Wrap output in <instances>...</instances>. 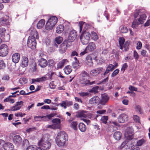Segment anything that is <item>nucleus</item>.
<instances>
[{
    "mask_svg": "<svg viewBox=\"0 0 150 150\" xmlns=\"http://www.w3.org/2000/svg\"><path fill=\"white\" fill-rule=\"evenodd\" d=\"M50 136L46 134L43 135L38 143V150H48L51 145Z\"/></svg>",
    "mask_w": 150,
    "mask_h": 150,
    "instance_id": "2",
    "label": "nucleus"
},
{
    "mask_svg": "<svg viewBox=\"0 0 150 150\" xmlns=\"http://www.w3.org/2000/svg\"><path fill=\"white\" fill-rule=\"evenodd\" d=\"M107 69H109L110 71H112L115 68L113 65L110 64L108 66Z\"/></svg>",
    "mask_w": 150,
    "mask_h": 150,
    "instance_id": "60",
    "label": "nucleus"
},
{
    "mask_svg": "<svg viewBox=\"0 0 150 150\" xmlns=\"http://www.w3.org/2000/svg\"><path fill=\"white\" fill-rule=\"evenodd\" d=\"M76 116L77 117H86V115L83 111L78 112L76 115Z\"/></svg>",
    "mask_w": 150,
    "mask_h": 150,
    "instance_id": "38",
    "label": "nucleus"
},
{
    "mask_svg": "<svg viewBox=\"0 0 150 150\" xmlns=\"http://www.w3.org/2000/svg\"><path fill=\"white\" fill-rule=\"evenodd\" d=\"M122 136V134L119 131H116L115 132L113 135L114 138L117 140H119L121 139Z\"/></svg>",
    "mask_w": 150,
    "mask_h": 150,
    "instance_id": "30",
    "label": "nucleus"
},
{
    "mask_svg": "<svg viewBox=\"0 0 150 150\" xmlns=\"http://www.w3.org/2000/svg\"><path fill=\"white\" fill-rule=\"evenodd\" d=\"M57 18L56 17H50L46 24L45 29L48 30H52L57 23Z\"/></svg>",
    "mask_w": 150,
    "mask_h": 150,
    "instance_id": "5",
    "label": "nucleus"
},
{
    "mask_svg": "<svg viewBox=\"0 0 150 150\" xmlns=\"http://www.w3.org/2000/svg\"><path fill=\"white\" fill-rule=\"evenodd\" d=\"M86 48L88 52H89L93 51L96 48L95 44L93 42H90L88 43Z\"/></svg>",
    "mask_w": 150,
    "mask_h": 150,
    "instance_id": "17",
    "label": "nucleus"
},
{
    "mask_svg": "<svg viewBox=\"0 0 150 150\" xmlns=\"http://www.w3.org/2000/svg\"><path fill=\"white\" fill-rule=\"evenodd\" d=\"M96 56H94L93 54H90L87 56L86 58V63L87 65L91 67L93 65L92 59L97 61L96 59Z\"/></svg>",
    "mask_w": 150,
    "mask_h": 150,
    "instance_id": "7",
    "label": "nucleus"
},
{
    "mask_svg": "<svg viewBox=\"0 0 150 150\" xmlns=\"http://www.w3.org/2000/svg\"><path fill=\"white\" fill-rule=\"evenodd\" d=\"M13 140L14 143L17 146L19 145L22 142L21 137L18 135L15 136L13 137Z\"/></svg>",
    "mask_w": 150,
    "mask_h": 150,
    "instance_id": "19",
    "label": "nucleus"
},
{
    "mask_svg": "<svg viewBox=\"0 0 150 150\" xmlns=\"http://www.w3.org/2000/svg\"><path fill=\"white\" fill-rule=\"evenodd\" d=\"M89 52L87 51L86 50V49L85 48L84 50L81 52L80 54V55L81 56H83L86 54L88 53Z\"/></svg>",
    "mask_w": 150,
    "mask_h": 150,
    "instance_id": "64",
    "label": "nucleus"
},
{
    "mask_svg": "<svg viewBox=\"0 0 150 150\" xmlns=\"http://www.w3.org/2000/svg\"><path fill=\"white\" fill-rule=\"evenodd\" d=\"M146 141V137H143L142 138L139 139L137 142L136 144L137 146H141L145 144Z\"/></svg>",
    "mask_w": 150,
    "mask_h": 150,
    "instance_id": "26",
    "label": "nucleus"
},
{
    "mask_svg": "<svg viewBox=\"0 0 150 150\" xmlns=\"http://www.w3.org/2000/svg\"><path fill=\"white\" fill-rule=\"evenodd\" d=\"M120 32L122 33H126L127 32L128 30L127 28L125 26L120 27Z\"/></svg>",
    "mask_w": 150,
    "mask_h": 150,
    "instance_id": "47",
    "label": "nucleus"
},
{
    "mask_svg": "<svg viewBox=\"0 0 150 150\" xmlns=\"http://www.w3.org/2000/svg\"><path fill=\"white\" fill-rule=\"evenodd\" d=\"M64 30V25H60L57 27L56 31L57 33H60L63 31Z\"/></svg>",
    "mask_w": 150,
    "mask_h": 150,
    "instance_id": "37",
    "label": "nucleus"
},
{
    "mask_svg": "<svg viewBox=\"0 0 150 150\" xmlns=\"http://www.w3.org/2000/svg\"><path fill=\"white\" fill-rule=\"evenodd\" d=\"M79 128L80 131L82 132H84L86 129V126L82 122L79 123Z\"/></svg>",
    "mask_w": 150,
    "mask_h": 150,
    "instance_id": "32",
    "label": "nucleus"
},
{
    "mask_svg": "<svg viewBox=\"0 0 150 150\" xmlns=\"http://www.w3.org/2000/svg\"><path fill=\"white\" fill-rule=\"evenodd\" d=\"M4 148L5 150H13L14 146L12 143L8 142L4 144Z\"/></svg>",
    "mask_w": 150,
    "mask_h": 150,
    "instance_id": "25",
    "label": "nucleus"
},
{
    "mask_svg": "<svg viewBox=\"0 0 150 150\" xmlns=\"http://www.w3.org/2000/svg\"><path fill=\"white\" fill-rule=\"evenodd\" d=\"M118 123L116 122H111L109 125V126L111 127H114L115 126H118Z\"/></svg>",
    "mask_w": 150,
    "mask_h": 150,
    "instance_id": "57",
    "label": "nucleus"
},
{
    "mask_svg": "<svg viewBox=\"0 0 150 150\" xmlns=\"http://www.w3.org/2000/svg\"><path fill=\"white\" fill-rule=\"evenodd\" d=\"M79 32L80 33L82 31H83V32L86 31V30L89 28L90 26L88 23L83 21L79 22Z\"/></svg>",
    "mask_w": 150,
    "mask_h": 150,
    "instance_id": "9",
    "label": "nucleus"
},
{
    "mask_svg": "<svg viewBox=\"0 0 150 150\" xmlns=\"http://www.w3.org/2000/svg\"><path fill=\"white\" fill-rule=\"evenodd\" d=\"M79 79V82L83 86H85L87 85H91L96 83L95 81L90 82L88 79L89 76L88 74L85 71L83 72L81 75Z\"/></svg>",
    "mask_w": 150,
    "mask_h": 150,
    "instance_id": "4",
    "label": "nucleus"
},
{
    "mask_svg": "<svg viewBox=\"0 0 150 150\" xmlns=\"http://www.w3.org/2000/svg\"><path fill=\"white\" fill-rule=\"evenodd\" d=\"M23 103L22 101L16 102L14 106L11 108L10 110L15 111L19 110L21 108Z\"/></svg>",
    "mask_w": 150,
    "mask_h": 150,
    "instance_id": "13",
    "label": "nucleus"
},
{
    "mask_svg": "<svg viewBox=\"0 0 150 150\" xmlns=\"http://www.w3.org/2000/svg\"><path fill=\"white\" fill-rule=\"evenodd\" d=\"M67 134L64 131H61L58 133L55 139L57 145L59 147L64 146L66 142L68 140Z\"/></svg>",
    "mask_w": 150,
    "mask_h": 150,
    "instance_id": "3",
    "label": "nucleus"
},
{
    "mask_svg": "<svg viewBox=\"0 0 150 150\" xmlns=\"http://www.w3.org/2000/svg\"><path fill=\"white\" fill-rule=\"evenodd\" d=\"M50 87L52 89H54L56 86V85L54 83L53 81H51L50 83L49 84Z\"/></svg>",
    "mask_w": 150,
    "mask_h": 150,
    "instance_id": "58",
    "label": "nucleus"
},
{
    "mask_svg": "<svg viewBox=\"0 0 150 150\" xmlns=\"http://www.w3.org/2000/svg\"><path fill=\"white\" fill-rule=\"evenodd\" d=\"M91 33L92 39L95 41L97 40L98 39V37L96 33L93 31Z\"/></svg>",
    "mask_w": 150,
    "mask_h": 150,
    "instance_id": "39",
    "label": "nucleus"
},
{
    "mask_svg": "<svg viewBox=\"0 0 150 150\" xmlns=\"http://www.w3.org/2000/svg\"><path fill=\"white\" fill-rule=\"evenodd\" d=\"M146 17V15L145 14L143 13L140 15L139 17L137 20L140 23L143 24L145 20Z\"/></svg>",
    "mask_w": 150,
    "mask_h": 150,
    "instance_id": "31",
    "label": "nucleus"
},
{
    "mask_svg": "<svg viewBox=\"0 0 150 150\" xmlns=\"http://www.w3.org/2000/svg\"><path fill=\"white\" fill-rule=\"evenodd\" d=\"M5 67V64L3 60L0 61V69L4 68Z\"/></svg>",
    "mask_w": 150,
    "mask_h": 150,
    "instance_id": "59",
    "label": "nucleus"
},
{
    "mask_svg": "<svg viewBox=\"0 0 150 150\" xmlns=\"http://www.w3.org/2000/svg\"><path fill=\"white\" fill-rule=\"evenodd\" d=\"M67 48V46L66 44L64 43H62L60 45L59 48V50L60 53L62 54L64 53Z\"/></svg>",
    "mask_w": 150,
    "mask_h": 150,
    "instance_id": "28",
    "label": "nucleus"
},
{
    "mask_svg": "<svg viewBox=\"0 0 150 150\" xmlns=\"http://www.w3.org/2000/svg\"><path fill=\"white\" fill-rule=\"evenodd\" d=\"M6 33V29L2 27L0 28V37L2 38L4 37Z\"/></svg>",
    "mask_w": 150,
    "mask_h": 150,
    "instance_id": "35",
    "label": "nucleus"
},
{
    "mask_svg": "<svg viewBox=\"0 0 150 150\" xmlns=\"http://www.w3.org/2000/svg\"><path fill=\"white\" fill-rule=\"evenodd\" d=\"M103 69L102 67L98 68L96 69L92 70L90 73V74L93 76L98 75L103 70Z\"/></svg>",
    "mask_w": 150,
    "mask_h": 150,
    "instance_id": "22",
    "label": "nucleus"
},
{
    "mask_svg": "<svg viewBox=\"0 0 150 150\" xmlns=\"http://www.w3.org/2000/svg\"><path fill=\"white\" fill-rule=\"evenodd\" d=\"M8 52V48L7 45L3 44L0 46V56H6Z\"/></svg>",
    "mask_w": 150,
    "mask_h": 150,
    "instance_id": "11",
    "label": "nucleus"
},
{
    "mask_svg": "<svg viewBox=\"0 0 150 150\" xmlns=\"http://www.w3.org/2000/svg\"><path fill=\"white\" fill-rule=\"evenodd\" d=\"M98 87L97 86L93 87L90 90L89 92L95 93H97L98 92Z\"/></svg>",
    "mask_w": 150,
    "mask_h": 150,
    "instance_id": "51",
    "label": "nucleus"
},
{
    "mask_svg": "<svg viewBox=\"0 0 150 150\" xmlns=\"http://www.w3.org/2000/svg\"><path fill=\"white\" fill-rule=\"evenodd\" d=\"M127 66L126 63L124 64L123 65L121 69V71L123 72L125 71V69L127 68Z\"/></svg>",
    "mask_w": 150,
    "mask_h": 150,
    "instance_id": "63",
    "label": "nucleus"
},
{
    "mask_svg": "<svg viewBox=\"0 0 150 150\" xmlns=\"http://www.w3.org/2000/svg\"><path fill=\"white\" fill-rule=\"evenodd\" d=\"M60 106L65 109L67 108V104L66 101H64L62 102V103L60 104Z\"/></svg>",
    "mask_w": 150,
    "mask_h": 150,
    "instance_id": "62",
    "label": "nucleus"
},
{
    "mask_svg": "<svg viewBox=\"0 0 150 150\" xmlns=\"http://www.w3.org/2000/svg\"><path fill=\"white\" fill-rule=\"evenodd\" d=\"M47 80V77L45 76L38 78V82H41L45 81Z\"/></svg>",
    "mask_w": 150,
    "mask_h": 150,
    "instance_id": "53",
    "label": "nucleus"
},
{
    "mask_svg": "<svg viewBox=\"0 0 150 150\" xmlns=\"http://www.w3.org/2000/svg\"><path fill=\"white\" fill-rule=\"evenodd\" d=\"M119 42L120 46V49L122 50L124 48L125 50H126L128 48L129 44L128 43L125 42V40L123 37H120L119 39Z\"/></svg>",
    "mask_w": 150,
    "mask_h": 150,
    "instance_id": "10",
    "label": "nucleus"
},
{
    "mask_svg": "<svg viewBox=\"0 0 150 150\" xmlns=\"http://www.w3.org/2000/svg\"><path fill=\"white\" fill-rule=\"evenodd\" d=\"M133 57L135 58L136 61H137L139 57V56L135 50L134 51Z\"/></svg>",
    "mask_w": 150,
    "mask_h": 150,
    "instance_id": "48",
    "label": "nucleus"
},
{
    "mask_svg": "<svg viewBox=\"0 0 150 150\" xmlns=\"http://www.w3.org/2000/svg\"><path fill=\"white\" fill-rule=\"evenodd\" d=\"M109 97L106 93L102 94L100 100L99 101V103L102 105H104L109 100Z\"/></svg>",
    "mask_w": 150,
    "mask_h": 150,
    "instance_id": "14",
    "label": "nucleus"
},
{
    "mask_svg": "<svg viewBox=\"0 0 150 150\" xmlns=\"http://www.w3.org/2000/svg\"><path fill=\"white\" fill-rule=\"evenodd\" d=\"M62 25H64V29H65L66 30H68L69 28V23H65Z\"/></svg>",
    "mask_w": 150,
    "mask_h": 150,
    "instance_id": "55",
    "label": "nucleus"
},
{
    "mask_svg": "<svg viewBox=\"0 0 150 150\" xmlns=\"http://www.w3.org/2000/svg\"><path fill=\"white\" fill-rule=\"evenodd\" d=\"M53 124L48 126L47 127L53 129H59L60 127L61 120L60 119L56 118L52 120Z\"/></svg>",
    "mask_w": 150,
    "mask_h": 150,
    "instance_id": "8",
    "label": "nucleus"
},
{
    "mask_svg": "<svg viewBox=\"0 0 150 150\" xmlns=\"http://www.w3.org/2000/svg\"><path fill=\"white\" fill-rule=\"evenodd\" d=\"M27 81V79L25 78H21L19 80V83L21 84H23L26 83Z\"/></svg>",
    "mask_w": 150,
    "mask_h": 150,
    "instance_id": "42",
    "label": "nucleus"
},
{
    "mask_svg": "<svg viewBox=\"0 0 150 150\" xmlns=\"http://www.w3.org/2000/svg\"><path fill=\"white\" fill-rule=\"evenodd\" d=\"M45 20L44 19H42L40 20L38 23L37 27L38 29H41L44 25L45 24Z\"/></svg>",
    "mask_w": 150,
    "mask_h": 150,
    "instance_id": "33",
    "label": "nucleus"
},
{
    "mask_svg": "<svg viewBox=\"0 0 150 150\" xmlns=\"http://www.w3.org/2000/svg\"><path fill=\"white\" fill-rule=\"evenodd\" d=\"M34 119L35 121H38L41 120L45 121L47 119V117L45 116H35L34 117Z\"/></svg>",
    "mask_w": 150,
    "mask_h": 150,
    "instance_id": "36",
    "label": "nucleus"
},
{
    "mask_svg": "<svg viewBox=\"0 0 150 150\" xmlns=\"http://www.w3.org/2000/svg\"><path fill=\"white\" fill-rule=\"evenodd\" d=\"M133 119L135 122L137 123H140V120L139 117L137 115H134L133 116Z\"/></svg>",
    "mask_w": 150,
    "mask_h": 150,
    "instance_id": "43",
    "label": "nucleus"
},
{
    "mask_svg": "<svg viewBox=\"0 0 150 150\" xmlns=\"http://www.w3.org/2000/svg\"><path fill=\"white\" fill-rule=\"evenodd\" d=\"M48 62L49 64V65L51 66H54V64H55V62L52 59H49L47 63Z\"/></svg>",
    "mask_w": 150,
    "mask_h": 150,
    "instance_id": "61",
    "label": "nucleus"
},
{
    "mask_svg": "<svg viewBox=\"0 0 150 150\" xmlns=\"http://www.w3.org/2000/svg\"><path fill=\"white\" fill-rule=\"evenodd\" d=\"M62 38L60 36L58 37L55 38V41L58 44H60L62 42Z\"/></svg>",
    "mask_w": 150,
    "mask_h": 150,
    "instance_id": "49",
    "label": "nucleus"
},
{
    "mask_svg": "<svg viewBox=\"0 0 150 150\" xmlns=\"http://www.w3.org/2000/svg\"><path fill=\"white\" fill-rule=\"evenodd\" d=\"M140 24H142L137 19H134L132 24V27L134 29H139V25Z\"/></svg>",
    "mask_w": 150,
    "mask_h": 150,
    "instance_id": "27",
    "label": "nucleus"
},
{
    "mask_svg": "<svg viewBox=\"0 0 150 150\" xmlns=\"http://www.w3.org/2000/svg\"><path fill=\"white\" fill-rule=\"evenodd\" d=\"M128 120V116L126 114H121L118 118V121L120 123H124Z\"/></svg>",
    "mask_w": 150,
    "mask_h": 150,
    "instance_id": "18",
    "label": "nucleus"
},
{
    "mask_svg": "<svg viewBox=\"0 0 150 150\" xmlns=\"http://www.w3.org/2000/svg\"><path fill=\"white\" fill-rule=\"evenodd\" d=\"M129 89L131 91H136L137 90V88L131 85L129 86Z\"/></svg>",
    "mask_w": 150,
    "mask_h": 150,
    "instance_id": "56",
    "label": "nucleus"
},
{
    "mask_svg": "<svg viewBox=\"0 0 150 150\" xmlns=\"http://www.w3.org/2000/svg\"><path fill=\"white\" fill-rule=\"evenodd\" d=\"M68 62V61L66 59H62L57 64V68L58 69L62 68L64 66V64Z\"/></svg>",
    "mask_w": 150,
    "mask_h": 150,
    "instance_id": "29",
    "label": "nucleus"
},
{
    "mask_svg": "<svg viewBox=\"0 0 150 150\" xmlns=\"http://www.w3.org/2000/svg\"><path fill=\"white\" fill-rule=\"evenodd\" d=\"M142 47V44L140 41H138L137 44L136 48L137 50L140 49Z\"/></svg>",
    "mask_w": 150,
    "mask_h": 150,
    "instance_id": "52",
    "label": "nucleus"
},
{
    "mask_svg": "<svg viewBox=\"0 0 150 150\" xmlns=\"http://www.w3.org/2000/svg\"><path fill=\"white\" fill-rule=\"evenodd\" d=\"M28 58L25 57H23L21 59V65L23 67H25L28 66Z\"/></svg>",
    "mask_w": 150,
    "mask_h": 150,
    "instance_id": "23",
    "label": "nucleus"
},
{
    "mask_svg": "<svg viewBox=\"0 0 150 150\" xmlns=\"http://www.w3.org/2000/svg\"><path fill=\"white\" fill-rule=\"evenodd\" d=\"M8 17L6 15L0 18V26L5 25L9 24Z\"/></svg>",
    "mask_w": 150,
    "mask_h": 150,
    "instance_id": "15",
    "label": "nucleus"
},
{
    "mask_svg": "<svg viewBox=\"0 0 150 150\" xmlns=\"http://www.w3.org/2000/svg\"><path fill=\"white\" fill-rule=\"evenodd\" d=\"M119 72V70L118 69H117L115 70L112 73L111 76L113 77L117 75Z\"/></svg>",
    "mask_w": 150,
    "mask_h": 150,
    "instance_id": "50",
    "label": "nucleus"
},
{
    "mask_svg": "<svg viewBox=\"0 0 150 150\" xmlns=\"http://www.w3.org/2000/svg\"><path fill=\"white\" fill-rule=\"evenodd\" d=\"M38 64L42 68H44L47 66V62L46 60L41 58L38 61Z\"/></svg>",
    "mask_w": 150,
    "mask_h": 150,
    "instance_id": "20",
    "label": "nucleus"
},
{
    "mask_svg": "<svg viewBox=\"0 0 150 150\" xmlns=\"http://www.w3.org/2000/svg\"><path fill=\"white\" fill-rule=\"evenodd\" d=\"M77 122L74 121L71 122V127L74 130H76L77 129Z\"/></svg>",
    "mask_w": 150,
    "mask_h": 150,
    "instance_id": "45",
    "label": "nucleus"
},
{
    "mask_svg": "<svg viewBox=\"0 0 150 150\" xmlns=\"http://www.w3.org/2000/svg\"><path fill=\"white\" fill-rule=\"evenodd\" d=\"M79 61L76 60V61H74L72 63V65L74 68L78 67L79 66Z\"/></svg>",
    "mask_w": 150,
    "mask_h": 150,
    "instance_id": "54",
    "label": "nucleus"
},
{
    "mask_svg": "<svg viewBox=\"0 0 150 150\" xmlns=\"http://www.w3.org/2000/svg\"><path fill=\"white\" fill-rule=\"evenodd\" d=\"M29 144V141L26 139H24L23 142L22 146L23 147H28Z\"/></svg>",
    "mask_w": 150,
    "mask_h": 150,
    "instance_id": "44",
    "label": "nucleus"
},
{
    "mask_svg": "<svg viewBox=\"0 0 150 150\" xmlns=\"http://www.w3.org/2000/svg\"><path fill=\"white\" fill-rule=\"evenodd\" d=\"M20 54L18 53H15L12 55V59L13 62L15 63H17L20 60Z\"/></svg>",
    "mask_w": 150,
    "mask_h": 150,
    "instance_id": "24",
    "label": "nucleus"
},
{
    "mask_svg": "<svg viewBox=\"0 0 150 150\" xmlns=\"http://www.w3.org/2000/svg\"><path fill=\"white\" fill-rule=\"evenodd\" d=\"M77 33L74 30H71L69 33L68 37V40L69 42H72L74 41L76 38L77 36Z\"/></svg>",
    "mask_w": 150,
    "mask_h": 150,
    "instance_id": "12",
    "label": "nucleus"
},
{
    "mask_svg": "<svg viewBox=\"0 0 150 150\" xmlns=\"http://www.w3.org/2000/svg\"><path fill=\"white\" fill-rule=\"evenodd\" d=\"M26 150H38V148L35 145H31L28 146Z\"/></svg>",
    "mask_w": 150,
    "mask_h": 150,
    "instance_id": "40",
    "label": "nucleus"
},
{
    "mask_svg": "<svg viewBox=\"0 0 150 150\" xmlns=\"http://www.w3.org/2000/svg\"><path fill=\"white\" fill-rule=\"evenodd\" d=\"M91 36L90 33L88 31L83 32L80 37V39L83 45H86L88 43Z\"/></svg>",
    "mask_w": 150,
    "mask_h": 150,
    "instance_id": "6",
    "label": "nucleus"
},
{
    "mask_svg": "<svg viewBox=\"0 0 150 150\" xmlns=\"http://www.w3.org/2000/svg\"><path fill=\"white\" fill-rule=\"evenodd\" d=\"M64 70L66 74H69L72 71L71 67L69 65L66 66L64 68Z\"/></svg>",
    "mask_w": 150,
    "mask_h": 150,
    "instance_id": "34",
    "label": "nucleus"
},
{
    "mask_svg": "<svg viewBox=\"0 0 150 150\" xmlns=\"http://www.w3.org/2000/svg\"><path fill=\"white\" fill-rule=\"evenodd\" d=\"M79 94L81 97H87L89 95V93L88 92H81Z\"/></svg>",
    "mask_w": 150,
    "mask_h": 150,
    "instance_id": "41",
    "label": "nucleus"
},
{
    "mask_svg": "<svg viewBox=\"0 0 150 150\" xmlns=\"http://www.w3.org/2000/svg\"><path fill=\"white\" fill-rule=\"evenodd\" d=\"M100 98L98 96H94L89 101V103L91 104H96L99 103Z\"/></svg>",
    "mask_w": 150,
    "mask_h": 150,
    "instance_id": "21",
    "label": "nucleus"
},
{
    "mask_svg": "<svg viewBox=\"0 0 150 150\" xmlns=\"http://www.w3.org/2000/svg\"><path fill=\"white\" fill-rule=\"evenodd\" d=\"M108 119V117L107 116H103L101 117V122L105 124H106L107 123Z\"/></svg>",
    "mask_w": 150,
    "mask_h": 150,
    "instance_id": "46",
    "label": "nucleus"
},
{
    "mask_svg": "<svg viewBox=\"0 0 150 150\" xmlns=\"http://www.w3.org/2000/svg\"><path fill=\"white\" fill-rule=\"evenodd\" d=\"M134 130L132 127H129L125 130V136L129 139H131L132 138V134L133 133Z\"/></svg>",
    "mask_w": 150,
    "mask_h": 150,
    "instance_id": "16",
    "label": "nucleus"
},
{
    "mask_svg": "<svg viewBox=\"0 0 150 150\" xmlns=\"http://www.w3.org/2000/svg\"><path fill=\"white\" fill-rule=\"evenodd\" d=\"M28 33L30 35L28 40V47L32 49H34L36 48V45L35 39L39 38L38 33L35 28L31 27L28 31Z\"/></svg>",
    "mask_w": 150,
    "mask_h": 150,
    "instance_id": "1",
    "label": "nucleus"
}]
</instances>
